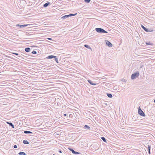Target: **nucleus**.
Wrapping results in <instances>:
<instances>
[{"mask_svg": "<svg viewBox=\"0 0 155 155\" xmlns=\"http://www.w3.org/2000/svg\"><path fill=\"white\" fill-rule=\"evenodd\" d=\"M139 75V72L138 71H137L136 72L133 73L131 76V78L132 80H134L138 77Z\"/></svg>", "mask_w": 155, "mask_h": 155, "instance_id": "obj_1", "label": "nucleus"}, {"mask_svg": "<svg viewBox=\"0 0 155 155\" xmlns=\"http://www.w3.org/2000/svg\"><path fill=\"white\" fill-rule=\"evenodd\" d=\"M96 31L98 33H107L108 32L103 28H96L95 29Z\"/></svg>", "mask_w": 155, "mask_h": 155, "instance_id": "obj_2", "label": "nucleus"}, {"mask_svg": "<svg viewBox=\"0 0 155 155\" xmlns=\"http://www.w3.org/2000/svg\"><path fill=\"white\" fill-rule=\"evenodd\" d=\"M138 113L139 115L142 117H145L146 116L140 107L138 108Z\"/></svg>", "mask_w": 155, "mask_h": 155, "instance_id": "obj_3", "label": "nucleus"}, {"mask_svg": "<svg viewBox=\"0 0 155 155\" xmlns=\"http://www.w3.org/2000/svg\"><path fill=\"white\" fill-rule=\"evenodd\" d=\"M30 24H24L23 25H21L19 24H17L16 26L17 27H19L20 28H23L26 27L28 25H30Z\"/></svg>", "mask_w": 155, "mask_h": 155, "instance_id": "obj_4", "label": "nucleus"}, {"mask_svg": "<svg viewBox=\"0 0 155 155\" xmlns=\"http://www.w3.org/2000/svg\"><path fill=\"white\" fill-rule=\"evenodd\" d=\"M69 150L71 151L72 153L74 154H78L80 153L79 152H78L74 151L73 149L71 148H68Z\"/></svg>", "mask_w": 155, "mask_h": 155, "instance_id": "obj_5", "label": "nucleus"}, {"mask_svg": "<svg viewBox=\"0 0 155 155\" xmlns=\"http://www.w3.org/2000/svg\"><path fill=\"white\" fill-rule=\"evenodd\" d=\"M106 44L109 47H111L113 45L112 43L108 40H106Z\"/></svg>", "mask_w": 155, "mask_h": 155, "instance_id": "obj_6", "label": "nucleus"}, {"mask_svg": "<svg viewBox=\"0 0 155 155\" xmlns=\"http://www.w3.org/2000/svg\"><path fill=\"white\" fill-rule=\"evenodd\" d=\"M141 27L146 32L152 31H150L149 29H148L147 28L145 27L144 26L142 25H141Z\"/></svg>", "mask_w": 155, "mask_h": 155, "instance_id": "obj_7", "label": "nucleus"}, {"mask_svg": "<svg viewBox=\"0 0 155 155\" xmlns=\"http://www.w3.org/2000/svg\"><path fill=\"white\" fill-rule=\"evenodd\" d=\"M87 81L88 83L91 84L93 85H95L97 84L96 83H94L93 82L90 80H88Z\"/></svg>", "mask_w": 155, "mask_h": 155, "instance_id": "obj_8", "label": "nucleus"}, {"mask_svg": "<svg viewBox=\"0 0 155 155\" xmlns=\"http://www.w3.org/2000/svg\"><path fill=\"white\" fill-rule=\"evenodd\" d=\"M6 123L8 124H9V126L12 127L13 128H14V125L12 124V123L8 122H6Z\"/></svg>", "mask_w": 155, "mask_h": 155, "instance_id": "obj_9", "label": "nucleus"}, {"mask_svg": "<svg viewBox=\"0 0 155 155\" xmlns=\"http://www.w3.org/2000/svg\"><path fill=\"white\" fill-rule=\"evenodd\" d=\"M146 44L147 45H152L153 43L150 41H147L145 42Z\"/></svg>", "mask_w": 155, "mask_h": 155, "instance_id": "obj_10", "label": "nucleus"}, {"mask_svg": "<svg viewBox=\"0 0 155 155\" xmlns=\"http://www.w3.org/2000/svg\"><path fill=\"white\" fill-rule=\"evenodd\" d=\"M12 54L17 55V56H18V57H19L20 58H22L21 55L19 54L18 53H15V52H12Z\"/></svg>", "mask_w": 155, "mask_h": 155, "instance_id": "obj_11", "label": "nucleus"}, {"mask_svg": "<svg viewBox=\"0 0 155 155\" xmlns=\"http://www.w3.org/2000/svg\"><path fill=\"white\" fill-rule=\"evenodd\" d=\"M51 5V3L50 2H48L45 3L43 7H48L49 5Z\"/></svg>", "mask_w": 155, "mask_h": 155, "instance_id": "obj_12", "label": "nucleus"}, {"mask_svg": "<svg viewBox=\"0 0 155 155\" xmlns=\"http://www.w3.org/2000/svg\"><path fill=\"white\" fill-rule=\"evenodd\" d=\"M54 57H55V56L53 55H49L46 58L48 59H50L54 58Z\"/></svg>", "mask_w": 155, "mask_h": 155, "instance_id": "obj_13", "label": "nucleus"}, {"mask_svg": "<svg viewBox=\"0 0 155 155\" xmlns=\"http://www.w3.org/2000/svg\"><path fill=\"white\" fill-rule=\"evenodd\" d=\"M30 48L29 47L26 48L25 49V51L27 52H29L30 51Z\"/></svg>", "mask_w": 155, "mask_h": 155, "instance_id": "obj_14", "label": "nucleus"}, {"mask_svg": "<svg viewBox=\"0 0 155 155\" xmlns=\"http://www.w3.org/2000/svg\"><path fill=\"white\" fill-rule=\"evenodd\" d=\"M84 46L88 48V49H90L92 51V49L91 48V47L88 45H86V44H85L84 45Z\"/></svg>", "mask_w": 155, "mask_h": 155, "instance_id": "obj_15", "label": "nucleus"}, {"mask_svg": "<svg viewBox=\"0 0 155 155\" xmlns=\"http://www.w3.org/2000/svg\"><path fill=\"white\" fill-rule=\"evenodd\" d=\"M24 133L25 134H32L33 133L30 131H24Z\"/></svg>", "mask_w": 155, "mask_h": 155, "instance_id": "obj_16", "label": "nucleus"}, {"mask_svg": "<svg viewBox=\"0 0 155 155\" xmlns=\"http://www.w3.org/2000/svg\"><path fill=\"white\" fill-rule=\"evenodd\" d=\"M107 96L110 98H111L112 97V94L109 93H107Z\"/></svg>", "mask_w": 155, "mask_h": 155, "instance_id": "obj_17", "label": "nucleus"}, {"mask_svg": "<svg viewBox=\"0 0 155 155\" xmlns=\"http://www.w3.org/2000/svg\"><path fill=\"white\" fill-rule=\"evenodd\" d=\"M84 128L88 130L90 129V127L87 125H85L84 127Z\"/></svg>", "mask_w": 155, "mask_h": 155, "instance_id": "obj_18", "label": "nucleus"}, {"mask_svg": "<svg viewBox=\"0 0 155 155\" xmlns=\"http://www.w3.org/2000/svg\"><path fill=\"white\" fill-rule=\"evenodd\" d=\"M23 143L24 144H28L29 143V142L28 141L25 140H23Z\"/></svg>", "mask_w": 155, "mask_h": 155, "instance_id": "obj_19", "label": "nucleus"}, {"mask_svg": "<svg viewBox=\"0 0 155 155\" xmlns=\"http://www.w3.org/2000/svg\"><path fill=\"white\" fill-rule=\"evenodd\" d=\"M77 14V13H75V14H70L68 15V17H71L72 16H75V15H76Z\"/></svg>", "mask_w": 155, "mask_h": 155, "instance_id": "obj_20", "label": "nucleus"}, {"mask_svg": "<svg viewBox=\"0 0 155 155\" xmlns=\"http://www.w3.org/2000/svg\"><path fill=\"white\" fill-rule=\"evenodd\" d=\"M101 139L105 142L106 143L107 141L105 138L104 137H101Z\"/></svg>", "mask_w": 155, "mask_h": 155, "instance_id": "obj_21", "label": "nucleus"}, {"mask_svg": "<svg viewBox=\"0 0 155 155\" xmlns=\"http://www.w3.org/2000/svg\"><path fill=\"white\" fill-rule=\"evenodd\" d=\"M18 154H19V155H26V153L25 152H20L18 153Z\"/></svg>", "mask_w": 155, "mask_h": 155, "instance_id": "obj_22", "label": "nucleus"}, {"mask_svg": "<svg viewBox=\"0 0 155 155\" xmlns=\"http://www.w3.org/2000/svg\"><path fill=\"white\" fill-rule=\"evenodd\" d=\"M69 17L68 15H65L63 16L61 18L63 19H65Z\"/></svg>", "mask_w": 155, "mask_h": 155, "instance_id": "obj_23", "label": "nucleus"}, {"mask_svg": "<svg viewBox=\"0 0 155 155\" xmlns=\"http://www.w3.org/2000/svg\"><path fill=\"white\" fill-rule=\"evenodd\" d=\"M54 60L56 61V62L57 63H58V58H57L56 56H55V57H54Z\"/></svg>", "mask_w": 155, "mask_h": 155, "instance_id": "obj_24", "label": "nucleus"}, {"mask_svg": "<svg viewBox=\"0 0 155 155\" xmlns=\"http://www.w3.org/2000/svg\"><path fill=\"white\" fill-rule=\"evenodd\" d=\"M91 1V0H84V2L87 3H89Z\"/></svg>", "mask_w": 155, "mask_h": 155, "instance_id": "obj_25", "label": "nucleus"}, {"mask_svg": "<svg viewBox=\"0 0 155 155\" xmlns=\"http://www.w3.org/2000/svg\"><path fill=\"white\" fill-rule=\"evenodd\" d=\"M148 150H150V149H151V146L150 145H148Z\"/></svg>", "mask_w": 155, "mask_h": 155, "instance_id": "obj_26", "label": "nucleus"}, {"mask_svg": "<svg viewBox=\"0 0 155 155\" xmlns=\"http://www.w3.org/2000/svg\"><path fill=\"white\" fill-rule=\"evenodd\" d=\"M31 53L33 54H36L37 53L36 51H34L32 52Z\"/></svg>", "mask_w": 155, "mask_h": 155, "instance_id": "obj_27", "label": "nucleus"}, {"mask_svg": "<svg viewBox=\"0 0 155 155\" xmlns=\"http://www.w3.org/2000/svg\"><path fill=\"white\" fill-rule=\"evenodd\" d=\"M47 39H48V40H52V39L51 38H47Z\"/></svg>", "mask_w": 155, "mask_h": 155, "instance_id": "obj_28", "label": "nucleus"}, {"mask_svg": "<svg viewBox=\"0 0 155 155\" xmlns=\"http://www.w3.org/2000/svg\"><path fill=\"white\" fill-rule=\"evenodd\" d=\"M13 147L14 148H16L17 147V146L16 145H15L14 146H13Z\"/></svg>", "mask_w": 155, "mask_h": 155, "instance_id": "obj_29", "label": "nucleus"}, {"mask_svg": "<svg viewBox=\"0 0 155 155\" xmlns=\"http://www.w3.org/2000/svg\"><path fill=\"white\" fill-rule=\"evenodd\" d=\"M58 152L60 153H62V151H61V150H60L59 151H58Z\"/></svg>", "mask_w": 155, "mask_h": 155, "instance_id": "obj_30", "label": "nucleus"}, {"mask_svg": "<svg viewBox=\"0 0 155 155\" xmlns=\"http://www.w3.org/2000/svg\"><path fill=\"white\" fill-rule=\"evenodd\" d=\"M72 115L71 114H70L69 115V117H71L72 116Z\"/></svg>", "mask_w": 155, "mask_h": 155, "instance_id": "obj_31", "label": "nucleus"}, {"mask_svg": "<svg viewBox=\"0 0 155 155\" xmlns=\"http://www.w3.org/2000/svg\"><path fill=\"white\" fill-rule=\"evenodd\" d=\"M148 153L149 154H150V150H148Z\"/></svg>", "mask_w": 155, "mask_h": 155, "instance_id": "obj_32", "label": "nucleus"}, {"mask_svg": "<svg viewBox=\"0 0 155 155\" xmlns=\"http://www.w3.org/2000/svg\"><path fill=\"white\" fill-rule=\"evenodd\" d=\"M64 116H67V114H64Z\"/></svg>", "mask_w": 155, "mask_h": 155, "instance_id": "obj_33", "label": "nucleus"}, {"mask_svg": "<svg viewBox=\"0 0 155 155\" xmlns=\"http://www.w3.org/2000/svg\"><path fill=\"white\" fill-rule=\"evenodd\" d=\"M154 103H155V99H154Z\"/></svg>", "mask_w": 155, "mask_h": 155, "instance_id": "obj_34", "label": "nucleus"}, {"mask_svg": "<svg viewBox=\"0 0 155 155\" xmlns=\"http://www.w3.org/2000/svg\"><path fill=\"white\" fill-rule=\"evenodd\" d=\"M53 155H55L54 154H53Z\"/></svg>", "mask_w": 155, "mask_h": 155, "instance_id": "obj_35", "label": "nucleus"}]
</instances>
